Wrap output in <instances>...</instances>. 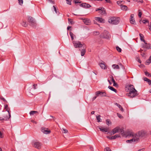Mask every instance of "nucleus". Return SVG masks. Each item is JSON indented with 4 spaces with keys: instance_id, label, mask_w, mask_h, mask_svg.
<instances>
[{
    "instance_id": "nucleus-56",
    "label": "nucleus",
    "mask_w": 151,
    "mask_h": 151,
    "mask_svg": "<svg viewBox=\"0 0 151 151\" xmlns=\"http://www.w3.org/2000/svg\"><path fill=\"white\" fill-rule=\"evenodd\" d=\"M37 86V84H34L33 85V86H34V89H36V87Z\"/></svg>"
},
{
    "instance_id": "nucleus-55",
    "label": "nucleus",
    "mask_w": 151,
    "mask_h": 151,
    "mask_svg": "<svg viewBox=\"0 0 151 151\" xmlns=\"http://www.w3.org/2000/svg\"><path fill=\"white\" fill-rule=\"evenodd\" d=\"M111 78L112 81V82H113V83H114L115 82V81L113 77L112 76H111Z\"/></svg>"
},
{
    "instance_id": "nucleus-49",
    "label": "nucleus",
    "mask_w": 151,
    "mask_h": 151,
    "mask_svg": "<svg viewBox=\"0 0 151 151\" xmlns=\"http://www.w3.org/2000/svg\"><path fill=\"white\" fill-rule=\"evenodd\" d=\"M145 74L146 76H150V74L148 72H147V71H146L145 72Z\"/></svg>"
},
{
    "instance_id": "nucleus-62",
    "label": "nucleus",
    "mask_w": 151,
    "mask_h": 151,
    "mask_svg": "<svg viewBox=\"0 0 151 151\" xmlns=\"http://www.w3.org/2000/svg\"><path fill=\"white\" fill-rule=\"evenodd\" d=\"M117 84L115 82H114L113 83V86H117Z\"/></svg>"
},
{
    "instance_id": "nucleus-14",
    "label": "nucleus",
    "mask_w": 151,
    "mask_h": 151,
    "mask_svg": "<svg viewBox=\"0 0 151 151\" xmlns=\"http://www.w3.org/2000/svg\"><path fill=\"white\" fill-rule=\"evenodd\" d=\"M83 49H82L81 50V56H83L85 52H86V45H84V46L82 47Z\"/></svg>"
},
{
    "instance_id": "nucleus-26",
    "label": "nucleus",
    "mask_w": 151,
    "mask_h": 151,
    "mask_svg": "<svg viewBox=\"0 0 151 151\" xmlns=\"http://www.w3.org/2000/svg\"><path fill=\"white\" fill-rule=\"evenodd\" d=\"M151 63V55L150 56L149 59L145 62V64L146 65H148Z\"/></svg>"
},
{
    "instance_id": "nucleus-29",
    "label": "nucleus",
    "mask_w": 151,
    "mask_h": 151,
    "mask_svg": "<svg viewBox=\"0 0 151 151\" xmlns=\"http://www.w3.org/2000/svg\"><path fill=\"white\" fill-rule=\"evenodd\" d=\"M108 88L111 90L115 92V93L117 92L116 90V89H115L113 87L111 86H109L108 87Z\"/></svg>"
},
{
    "instance_id": "nucleus-15",
    "label": "nucleus",
    "mask_w": 151,
    "mask_h": 151,
    "mask_svg": "<svg viewBox=\"0 0 151 151\" xmlns=\"http://www.w3.org/2000/svg\"><path fill=\"white\" fill-rule=\"evenodd\" d=\"M130 137H133V138L132 139L130 140H128L126 141V142L127 143H131L132 142H137L136 140V139L134 138V137L133 136H130Z\"/></svg>"
},
{
    "instance_id": "nucleus-64",
    "label": "nucleus",
    "mask_w": 151,
    "mask_h": 151,
    "mask_svg": "<svg viewBox=\"0 0 151 151\" xmlns=\"http://www.w3.org/2000/svg\"><path fill=\"white\" fill-rule=\"evenodd\" d=\"M71 28L70 26H68L67 28V30H69Z\"/></svg>"
},
{
    "instance_id": "nucleus-48",
    "label": "nucleus",
    "mask_w": 151,
    "mask_h": 151,
    "mask_svg": "<svg viewBox=\"0 0 151 151\" xmlns=\"http://www.w3.org/2000/svg\"><path fill=\"white\" fill-rule=\"evenodd\" d=\"M117 116L119 117L120 118H123V116L122 115L120 114L117 113Z\"/></svg>"
},
{
    "instance_id": "nucleus-10",
    "label": "nucleus",
    "mask_w": 151,
    "mask_h": 151,
    "mask_svg": "<svg viewBox=\"0 0 151 151\" xmlns=\"http://www.w3.org/2000/svg\"><path fill=\"white\" fill-rule=\"evenodd\" d=\"M29 24L32 27H35L36 25V22L35 19H29Z\"/></svg>"
},
{
    "instance_id": "nucleus-11",
    "label": "nucleus",
    "mask_w": 151,
    "mask_h": 151,
    "mask_svg": "<svg viewBox=\"0 0 151 151\" xmlns=\"http://www.w3.org/2000/svg\"><path fill=\"white\" fill-rule=\"evenodd\" d=\"M41 130L42 132L45 134H49L51 132L50 130H48L47 129L43 127L42 128Z\"/></svg>"
},
{
    "instance_id": "nucleus-22",
    "label": "nucleus",
    "mask_w": 151,
    "mask_h": 151,
    "mask_svg": "<svg viewBox=\"0 0 151 151\" xmlns=\"http://www.w3.org/2000/svg\"><path fill=\"white\" fill-rule=\"evenodd\" d=\"M22 22H21V24L22 26H24V27H26L28 25V23L26 22V21L25 20H22V21H21Z\"/></svg>"
},
{
    "instance_id": "nucleus-57",
    "label": "nucleus",
    "mask_w": 151,
    "mask_h": 151,
    "mask_svg": "<svg viewBox=\"0 0 151 151\" xmlns=\"http://www.w3.org/2000/svg\"><path fill=\"white\" fill-rule=\"evenodd\" d=\"M105 1L108 3H111V1L110 0H105Z\"/></svg>"
},
{
    "instance_id": "nucleus-4",
    "label": "nucleus",
    "mask_w": 151,
    "mask_h": 151,
    "mask_svg": "<svg viewBox=\"0 0 151 151\" xmlns=\"http://www.w3.org/2000/svg\"><path fill=\"white\" fill-rule=\"evenodd\" d=\"M73 43L74 47L75 48L78 47L79 50H81V48L84 46V45H85L84 43H81L80 42L78 41H73Z\"/></svg>"
},
{
    "instance_id": "nucleus-38",
    "label": "nucleus",
    "mask_w": 151,
    "mask_h": 151,
    "mask_svg": "<svg viewBox=\"0 0 151 151\" xmlns=\"http://www.w3.org/2000/svg\"><path fill=\"white\" fill-rule=\"evenodd\" d=\"M120 137V134H116L113 136V138L114 139H115L117 138Z\"/></svg>"
},
{
    "instance_id": "nucleus-17",
    "label": "nucleus",
    "mask_w": 151,
    "mask_h": 151,
    "mask_svg": "<svg viewBox=\"0 0 151 151\" xmlns=\"http://www.w3.org/2000/svg\"><path fill=\"white\" fill-rule=\"evenodd\" d=\"M139 22L140 24L142 22L143 23L145 24H148L149 23V21L148 19H143L142 20V19H141L139 20Z\"/></svg>"
},
{
    "instance_id": "nucleus-61",
    "label": "nucleus",
    "mask_w": 151,
    "mask_h": 151,
    "mask_svg": "<svg viewBox=\"0 0 151 151\" xmlns=\"http://www.w3.org/2000/svg\"><path fill=\"white\" fill-rule=\"evenodd\" d=\"M3 137V135H2V134L1 132H0V137L2 138Z\"/></svg>"
},
{
    "instance_id": "nucleus-54",
    "label": "nucleus",
    "mask_w": 151,
    "mask_h": 151,
    "mask_svg": "<svg viewBox=\"0 0 151 151\" xmlns=\"http://www.w3.org/2000/svg\"><path fill=\"white\" fill-rule=\"evenodd\" d=\"M107 138L110 139H114L113 138V136L112 137L107 136Z\"/></svg>"
},
{
    "instance_id": "nucleus-50",
    "label": "nucleus",
    "mask_w": 151,
    "mask_h": 151,
    "mask_svg": "<svg viewBox=\"0 0 151 151\" xmlns=\"http://www.w3.org/2000/svg\"><path fill=\"white\" fill-rule=\"evenodd\" d=\"M148 25L149 26V29L151 31V22H150L149 23H148Z\"/></svg>"
},
{
    "instance_id": "nucleus-9",
    "label": "nucleus",
    "mask_w": 151,
    "mask_h": 151,
    "mask_svg": "<svg viewBox=\"0 0 151 151\" xmlns=\"http://www.w3.org/2000/svg\"><path fill=\"white\" fill-rule=\"evenodd\" d=\"M32 145L34 147L38 149H40V148L41 144L39 142H34L33 143Z\"/></svg>"
},
{
    "instance_id": "nucleus-33",
    "label": "nucleus",
    "mask_w": 151,
    "mask_h": 151,
    "mask_svg": "<svg viewBox=\"0 0 151 151\" xmlns=\"http://www.w3.org/2000/svg\"><path fill=\"white\" fill-rule=\"evenodd\" d=\"M100 32L99 31H95L92 32V34L94 35H99L100 34Z\"/></svg>"
},
{
    "instance_id": "nucleus-44",
    "label": "nucleus",
    "mask_w": 151,
    "mask_h": 151,
    "mask_svg": "<svg viewBox=\"0 0 151 151\" xmlns=\"http://www.w3.org/2000/svg\"><path fill=\"white\" fill-rule=\"evenodd\" d=\"M116 50L118 51L119 52H121L122 51V50L121 48L117 46L116 47Z\"/></svg>"
},
{
    "instance_id": "nucleus-2",
    "label": "nucleus",
    "mask_w": 151,
    "mask_h": 151,
    "mask_svg": "<svg viewBox=\"0 0 151 151\" xmlns=\"http://www.w3.org/2000/svg\"><path fill=\"white\" fill-rule=\"evenodd\" d=\"M127 135L129 136H133L136 139V140L138 141L140 137H143L146 134V132L144 131L141 130L138 132L136 134H134V133L131 131L128 132L127 133Z\"/></svg>"
},
{
    "instance_id": "nucleus-46",
    "label": "nucleus",
    "mask_w": 151,
    "mask_h": 151,
    "mask_svg": "<svg viewBox=\"0 0 151 151\" xmlns=\"http://www.w3.org/2000/svg\"><path fill=\"white\" fill-rule=\"evenodd\" d=\"M100 92H101V91H96V96H100Z\"/></svg>"
},
{
    "instance_id": "nucleus-31",
    "label": "nucleus",
    "mask_w": 151,
    "mask_h": 151,
    "mask_svg": "<svg viewBox=\"0 0 151 151\" xmlns=\"http://www.w3.org/2000/svg\"><path fill=\"white\" fill-rule=\"evenodd\" d=\"M100 96H101L102 97L106 96V92H101V91Z\"/></svg>"
},
{
    "instance_id": "nucleus-3",
    "label": "nucleus",
    "mask_w": 151,
    "mask_h": 151,
    "mask_svg": "<svg viewBox=\"0 0 151 151\" xmlns=\"http://www.w3.org/2000/svg\"><path fill=\"white\" fill-rule=\"evenodd\" d=\"M11 117V115L9 110L7 109V111L3 112L2 114V116H0V120H7Z\"/></svg>"
},
{
    "instance_id": "nucleus-59",
    "label": "nucleus",
    "mask_w": 151,
    "mask_h": 151,
    "mask_svg": "<svg viewBox=\"0 0 151 151\" xmlns=\"http://www.w3.org/2000/svg\"><path fill=\"white\" fill-rule=\"evenodd\" d=\"M97 96L94 97L93 99H92V100H93V101L94 100H95L96 98L97 97Z\"/></svg>"
},
{
    "instance_id": "nucleus-51",
    "label": "nucleus",
    "mask_w": 151,
    "mask_h": 151,
    "mask_svg": "<svg viewBox=\"0 0 151 151\" xmlns=\"http://www.w3.org/2000/svg\"><path fill=\"white\" fill-rule=\"evenodd\" d=\"M63 132L64 133H67L68 132V131L67 130L65 129H63Z\"/></svg>"
},
{
    "instance_id": "nucleus-18",
    "label": "nucleus",
    "mask_w": 151,
    "mask_h": 151,
    "mask_svg": "<svg viewBox=\"0 0 151 151\" xmlns=\"http://www.w3.org/2000/svg\"><path fill=\"white\" fill-rule=\"evenodd\" d=\"M99 65L101 69H106V67L104 63H99Z\"/></svg>"
},
{
    "instance_id": "nucleus-30",
    "label": "nucleus",
    "mask_w": 151,
    "mask_h": 151,
    "mask_svg": "<svg viewBox=\"0 0 151 151\" xmlns=\"http://www.w3.org/2000/svg\"><path fill=\"white\" fill-rule=\"evenodd\" d=\"M101 116L100 115H99L98 116H96V119L97 120V121L98 122H101V119L100 118Z\"/></svg>"
},
{
    "instance_id": "nucleus-32",
    "label": "nucleus",
    "mask_w": 151,
    "mask_h": 151,
    "mask_svg": "<svg viewBox=\"0 0 151 151\" xmlns=\"http://www.w3.org/2000/svg\"><path fill=\"white\" fill-rule=\"evenodd\" d=\"M70 36L72 40H73L74 38L76 37V36L72 32H70Z\"/></svg>"
},
{
    "instance_id": "nucleus-8",
    "label": "nucleus",
    "mask_w": 151,
    "mask_h": 151,
    "mask_svg": "<svg viewBox=\"0 0 151 151\" xmlns=\"http://www.w3.org/2000/svg\"><path fill=\"white\" fill-rule=\"evenodd\" d=\"M108 22L112 24H116L119 22L118 19H108Z\"/></svg>"
},
{
    "instance_id": "nucleus-58",
    "label": "nucleus",
    "mask_w": 151,
    "mask_h": 151,
    "mask_svg": "<svg viewBox=\"0 0 151 151\" xmlns=\"http://www.w3.org/2000/svg\"><path fill=\"white\" fill-rule=\"evenodd\" d=\"M31 122H33V123H34L35 124H37V122L36 121H35L34 120H31Z\"/></svg>"
},
{
    "instance_id": "nucleus-23",
    "label": "nucleus",
    "mask_w": 151,
    "mask_h": 151,
    "mask_svg": "<svg viewBox=\"0 0 151 151\" xmlns=\"http://www.w3.org/2000/svg\"><path fill=\"white\" fill-rule=\"evenodd\" d=\"M145 43L146 44L145 45V47L146 48L148 49H151V44L150 43H147L146 42Z\"/></svg>"
},
{
    "instance_id": "nucleus-5",
    "label": "nucleus",
    "mask_w": 151,
    "mask_h": 151,
    "mask_svg": "<svg viewBox=\"0 0 151 151\" xmlns=\"http://www.w3.org/2000/svg\"><path fill=\"white\" fill-rule=\"evenodd\" d=\"M96 11L98 12L99 13L103 16H106V10L103 7H100L96 8Z\"/></svg>"
},
{
    "instance_id": "nucleus-19",
    "label": "nucleus",
    "mask_w": 151,
    "mask_h": 151,
    "mask_svg": "<svg viewBox=\"0 0 151 151\" xmlns=\"http://www.w3.org/2000/svg\"><path fill=\"white\" fill-rule=\"evenodd\" d=\"M119 132H120L121 134L124 136V135L125 134L127 136H128V135H127V132H126V133H124L123 129L120 128V130H119Z\"/></svg>"
},
{
    "instance_id": "nucleus-41",
    "label": "nucleus",
    "mask_w": 151,
    "mask_h": 151,
    "mask_svg": "<svg viewBox=\"0 0 151 151\" xmlns=\"http://www.w3.org/2000/svg\"><path fill=\"white\" fill-rule=\"evenodd\" d=\"M52 11L55 12L56 14L58 13V12L57 11L55 7L54 6H53V9L52 10Z\"/></svg>"
},
{
    "instance_id": "nucleus-1",
    "label": "nucleus",
    "mask_w": 151,
    "mask_h": 151,
    "mask_svg": "<svg viewBox=\"0 0 151 151\" xmlns=\"http://www.w3.org/2000/svg\"><path fill=\"white\" fill-rule=\"evenodd\" d=\"M126 88L127 91L129 92L127 95L130 98H133L138 95L137 91L133 85H128L126 86Z\"/></svg>"
},
{
    "instance_id": "nucleus-40",
    "label": "nucleus",
    "mask_w": 151,
    "mask_h": 151,
    "mask_svg": "<svg viewBox=\"0 0 151 151\" xmlns=\"http://www.w3.org/2000/svg\"><path fill=\"white\" fill-rule=\"evenodd\" d=\"M106 124L108 125H109V124H111V122L109 119H107L106 120Z\"/></svg>"
},
{
    "instance_id": "nucleus-21",
    "label": "nucleus",
    "mask_w": 151,
    "mask_h": 151,
    "mask_svg": "<svg viewBox=\"0 0 151 151\" xmlns=\"http://www.w3.org/2000/svg\"><path fill=\"white\" fill-rule=\"evenodd\" d=\"M99 129L102 132H107L108 131V128H104L102 127H99Z\"/></svg>"
},
{
    "instance_id": "nucleus-47",
    "label": "nucleus",
    "mask_w": 151,
    "mask_h": 151,
    "mask_svg": "<svg viewBox=\"0 0 151 151\" xmlns=\"http://www.w3.org/2000/svg\"><path fill=\"white\" fill-rule=\"evenodd\" d=\"M80 0H74V1L76 4L80 3H81V1H80Z\"/></svg>"
},
{
    "instance_id": "nucleus-13",
    "label": "nucleus",
    "mask_w": 151,
    "mask_h": 151,
    "mask_svg": "<svg viewBox=\"0 0 151 151\" xmlns=\"http://www.w3.org/2000/svg\"><path fill=\"white\" fill-rule=\"evenodd\" d=\"M80 6L85 8H89L91 6L88 4L86 3H83L80 5Z\"/></svg>"
},
{
    "instance_id": "nucleus-25",
    "label": "nucleus",
    "mask_w": 151,
    "mask_h": 151,
    "mask_svg": "<svg viewBox=\"0 0 151 151\" xmlns=\"http://www.w3.org/2000/svg\"><path fill=\"white\" fill-rule=\"evenodd\" d=\"M143 80L144 81L147 82L149 85H151V81L147 78H143Z\"/></svg>"
},
{
    "instance_id": "nucleus-45",
    "label": "nucleus",
    "mask_w": 151,
    "mask_h": 151,
    "mask_svg": "<svg viewBox=\"0 0 151 151\" xmlns=\"http://www.w3.org/2000/svg\"><path fill=\"white\" fill-rule=\"evenodd\" d=\"M104 151H111V149L108 147H106L104 149Z\"/></svg>"
},
{
    "instance_id": "nucleus-16",
    "label": "nucleus",
    "mask_w": 151,
    "mask_h": 151,
    "mask_svg": "<svg viewBox=\"0 0 151 151\" xmlns=\"http://www.w3.org/2000/svg\"><path fill=\"white\" fill-rule=\"evenodd\" d=\"M83 22L87 25H89L91 24V21L90 19H82Z\"/></svg>"
},
{
    "instance_id": "nucleus-63",
    "label": "nucleus",
    "mask_w": 151,
    "mask_h": 151,
    "mask_svg": "<svg viewBox=\"0 0 151 151\" xmlns=\"http://www.w3.org/2000/svg\"><path fill=\"white\" fill-rule=\"evenodd\" d=\"M138 61L140 63H141V60H140V59H138Z\"/></svg>"
},
{
    "instance_id": "nucleus-37",
    "label": "nucleus",
    "mask_w": 151,
    "mask_h": 151,
    "mask_svg": "<svg viewBox=\"0 0 151 151\" xmlns=\"http://www.w3.org/2000/svg\"><path fill=\"white\" fill-rule=\"evenodd\" d=\"M142 14V12L141 10H139L138 16L139 18H141Z\"/></svg>"
},
{
    "instance_id": "nucleus-12",
    "label": "nucleus",
    "mask_w": 151,
    "mask_h": 151,
    "mask_svg": "<svg viewBox=\"0 0 151 151\" xmlns=\"http://www.w3.org/2000/svg\"><path fill=\"white\" fill-rule=\"evenodd\" d=\"M104 19H95L93 20L94 24L99 25L98 23H104L105 22Z\"/></svg>"
},
{
    "instance_id": "nucleus-27",
    "label": "nucleus",
    "mask_w": 151,
    "mask_h": 151,
    "mask_svg": "<svg viewBox=\"0 0 151 151\" xmlns=\"http://www.w3.org/2000/svg\"><path fill=\"white\" fill-rule=\"evenodd\" d=\"M139 35L140 40L141 41L144 42V43H145V41L144 40V37L143 35L142 34H141V33L139 34Z\"/></svg>"
},
{
    "instance_id": "nucleus-53",
    "label": "nucleus",
    "mask_w": 151,
    "mask_h": 151,
    "mask_svg": "<svg viewBox=\"0 0 151 151\" xmlns=\"http://www.w3.org/2000/svg\"><path fill=\"white\" fill-rule=\"evenodd\" d=\"M134 14H132L131 15L130 19H132L134 17Z\"/></svg>"
},
{
    "instance_id": "nucleus-20",
    "label": "nucleus",
    "mask_w": 151,
    "mask_h": 151,
    "mask_svg": "<svg viewBox=\"0 0 151 151\" xmlns=\"http://www.w3.org/2000/svg\"><path fill=\"white\" fill-rule=\"evenodd\" d=\"M120 6L122 10L126 11L128 9V8L126 5H120Z\"/></svg>"
},
{
    "instance_id": "nucleus-39",
    "label": "nucleus",
    "mask_w": 151,
    "mask_h": 151,
    "mask_svg": "<svg viewBox=\"0 0 151 151\" xmlns=\"http://www.w3.org/2000/svg\"><path fill=\"white\" fill-rule=\"evenodd\" d=\"M124 3L125 1H117V3L118 5H119L121 4V3L124 4Z\"/></svg>"
},
{
    "instance_id": "nucleus-52",
    "label": "nucleus",
    "mask_w": 151,
    "mask_h": 151,
    "mask_svg": "<svg viewBox=\"0 0 151 151\" xmlns=\"http://www.w3.org/2000/svg\"><path fill=\"white\" fill-rule=\"evenodd\" d=\"M8 106L7 105H4V108L5 109H6V111H7V109H8Z\"/></svg>"
},
{
    "instance_id": "nucleus-60",
    "label": "nucleus",
    "mask_w": 151,
    "mask_h": 151,
    "mask_svg": "<svg viewBox=\"0 0 151 151\" xmlns=\"http://www.w3.org/2000/svg\"><path fill=\"white\" fill-rule=\"evenodd\" d=\"M141 55L143 57H145V53L141 54Z\"/></svg>"
},
{
    "instance_id": "nucleus-6",
    "label": "nucleus",
    "mask_w": 151,
    "mask_h": 151,
    "mask_svg": "<svg viewBox=\"0 0 151 151\" xmlns=\"http://www.w3.org/2000/svg\"><path fill=\"white\" fill-rule=\"evenodd\" d=\"M109 35L108 32L105 31L104 33L101 34L100 37L101 38H104L106 39H109Z\"/></svg>"
},
{
    "instance_id": "nucleus-24",
    "label": "nucleus",
    "mask_w": 151,
    "mask_h": 151,
    "mask_svg": "<svg viewBox=\"0 0 151 151\" xmlns=\"http://www.w3.org/2000/svg\"><path fill=\"white\" fill-rule=\"evenodd\" d=\"M112 68L114 69H119V67L118 65L116 64H113L112 65Z\"/></svg>"
},
{
    "instance_id": "nucleus-34",
    "label": "nucleus",
    "mask_w": 151,
    "mask_h": 151,
    "mask_svg": "<svg viewBox=\"0 0 151 151\" xmlns=\"http://www.w3.org/2000/svg\"><path fill=\"white\" fill-rule=\"evenodd\" d=\"M129 22L131 24H136V22L135 21V19H130Z\"/></svg>"
},
{
    "instance_id": "nucleus-42",
    "label": "nucleus",
    "mask_w": 151,
    "mask_h": 151,
    "mask_svg": "<svg viewBox=\"0 0 151 151\" xmlns=\"http://www.w3.org/2000/svg\"><path fill=\"white\" fill-rule=\"evenodd\" d=\"M67 1V3L69 5L71 4V1L72 0H66Z\"/></svg>"
},
{
    "instance_id": "nucleus-43",
    "label": "nucleus",
    "mask_w": 151,
    "mask_h": 151,
    "mask_svg": "<svg viewBox=\"0 0 151 151\" xmlns=\"http://www.w3.org/2000/svg\"><path fill=\"white\" fill-rule=\"evenodd\" d=\"M19 1V4L20 5H22L23 4V0H18Z\"/></svg>"
},
{
    "instance_id": "nucleus-28",
    "label": "nucleus",
    "mask_w": 151,
    "mask_h": 151,
    "mask_svg": "<svg viewBox=\"0 0 151 151\" xmlns=\"http://www.w3.org/2000/svg\"><path fill=\"white\" fill-rule=\"evenodd\" d=\"M115 104L120 109V110L122 111V112L124 111V109L119 104H118L117 103H116Z\"/></svg>"
},
{
    "instance_id": "nucleus-35",
    "label": "nucleus",
    "mask_w": 151,
    "mask_h": 151,
    "mask_svg": "<svg viewBox=\"0 0 151 151\" xmlns=\"http://www.w3.org/2000/svg\"><path fill=\"white\" fill-rule=\"evenodd\" d=\"M37 113H38V112L37 111H30L29 114L31 115H33Z\"/></svg>"
},
{
    "instance_id": "nucleus-7",
    "label": "nucleus",
    "mask_w": 151,
    "mask_h": 151,
    "mask_svg": "<svg viewBox=\"0 0 151 151\" xmlns=\"http://www.w3.org/2000/svg\"><path fill=\"white\" fill-rule=\"evenodd\" d=\"M119 130L120 127H117L113 129L111 132H109L108 133L110 134L111 135H113L115 133L119 132Z\"/></svg>"
},
{
    "instance_id": "nucleus-36",
    "label": "nucleus",
    "mask_w": 151,
    "mask_h": 151,
    "mask_svg": "<svg viewBox=\"0 0 151 151\" xmlns=\"http://www.w3.org/2000/svg\"><path fill=\"white\" fill-rule=\"evenodd\" d=\"M68 21L69 24L71 25L75 23L73 19H68Z\"/></svg>"
}]
</instances>
